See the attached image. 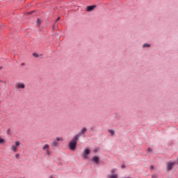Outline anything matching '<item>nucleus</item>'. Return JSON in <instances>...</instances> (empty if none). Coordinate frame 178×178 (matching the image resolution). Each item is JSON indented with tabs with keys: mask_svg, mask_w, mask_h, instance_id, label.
<instances>
[{
	"mask_svg": "<svg viewBox=\"0 0 178 178\" xmlns=\"http://www.w3.org/2000/svg\"><path fill=\"white\" fill-rule=\"evenodd\" d=\"M77 141H79V136H74L73 139L69 143V147L71 151H74L77 147Z\"/></svg>",
	"mask_w": 178,
	"mask_h": 178,
	"instance_id": "1",
	"label": "nucleus"
},
{
	"mask_svg": "<svg viewBox=\"0 0 178 178\" xmlns=\"http://www.w3.org/2000/svg\"><path fill=\"white\" fill-rule=\"evenodd\" d=\"M59 141H63V138H56V139L51 143V147L53 148L58 147V145H59Z\"/></svg>",
	"mask_w": 178,
	"mask_h": 178,
	"instance_id": "2",
	"label": "nucleus"
},
{
	"mask_svg": "<svg viewBox=\"0 0 178 178\" xmlns=\"http://www.w3.org/2000/svg\"><path fill=\"white\" fill-rule=\"evenodd\" d=\"M176 165V161H169L167 163V171L169 172L173 169V167Z\"/></svg>",
	"mask_w": 178,
	"mask_h": 178,
	"instance_id": "3",
	"label": "nucleus"
},
{
	"mask_svg": "<svg viewBox=\"0 0 178 178\" xmlns=\"http://www.w3.org/2000/svg\"><path fill=\"white\" fill-rule=\"evenodd\" d=\"M20 145L19 141H16L15 145H13L10 147L11 151H13V152H17V147Z\"/></svg>",
	"mask_w": 178,
	"mask_h": 178,
	"instance_id": "4",
	"label": "nucleus"
},
{
	"mask_svg": "<svg viewBox=\"0 0 178 178\" xmlns=\"http://www.w3.org/2000/svg\"><path fill=\"white\" fill-rule=\"evenodd\" d=\"M86 133H87V128L83 127L78 134L75 135V136H78V138H80V137H81L83 134H86Z\"/></svg>",
	"mask_w": 178,
	"mask_h": 178,
	"instance_id": "5",
	"label": "nucleus"
},
{
	"mask_svg": "<svg viewBox=\"0 0 178 178\" xmlns=\"http://www.w3.org/2000/svg\"><path fill=\"white\" fill-rule=\"evenodd\" d=\"M15 88H26V85L23 83L18 82L15 84Z\"/></svg>",
	"mask_w": 178,
	"mask_h": 178,
	"instance_id": "6",
	"label": "nucleus"
},
{
	"mask_svg": "<svg viewBox=\"0 0 178 178\" xmlns=\"http://www.w3.org/2000/svg\"><path fill=\"white\" fill-rule=\"evenodd\" d=\"M96 8H97V6H95V5L89 6L87 7L86 10L88 12H91V11L94 10Z\"/></svg>",
	"mask_w": 178,
	"mask_h": 178,
	"instance_id": "7",
	"label": "nucleus"
},
{
	"mask_svg": "<svg viewBox=\"0 0 178 178\" xmlns=\"http://www.w3.org/2000/svg\"><path fill=\"white\" fill-rule=\"evenodd\" d=\"M90 152V149H85L83 157L85 159H87V155H89Z\"/></svg>",
	"mask_w": 178,
	"mask_h": 178,
	"instance_id": "8",
	"label": "nucleus"
},
{
	"mask_svg": "<svg viewBox=\"0 0 178 178\" xmlns=\"http://www.w3.org/2000/svg\"><path fill=\"white\" fill-rule=\"evenodd\" d=\"M92 161H93V162H95V163H98V162H99V158L97 156H93Z\"/></svg>",
	"mask_w": 178,
	"mask_h": 178,
	"instance_id": "9",
	"label": "nucleus"
},
{
	"mask_svg": "<svg viewBox=\"0 0 178 178\" xmlns=\"http://www.w3.org/2000/svg\"><path fill=\"white\" fill-rule=\"evenodd\" d=\"M108 178H118V174H112V175H108L107 176Z\"/></svg>",
	"mask_w": 178,
	"mask_h": 178,
	"instance_id": "10",
	"label": "nucleus"
},
{
	"mask_svg": "<svg viewBox=\"0 0 178 178\" xmlns=\"http://www.w3.org/2000/svg\"><path fill=\"white\" fill-rule=\"evenodd\" d=\"M48 149H49V145H48V144L44 145L42 147V150L43 151H45V150L48 151Z\"/></svg>",
	"mask_w": 178,
	"mask_h": 178,
	"instance_id": "11",
	"label": "nucleus"
},
{
	"mask_svg": "<svg viewBox=\"0 0 178 178\" xmlns=\"http://www.w3.org/2000/svg\"><path fill=\"white\" fill-rule=\"evenodd\" d=\"M149 47H151V44H143V48H149Z\"/></svg>",
	"mask_w": 178,
	"mask_h": 178,
	"instance_id": "12",
	"label": "nucleus"
},
{
	"mask_svg": "<svg viewBox=\"0 0 178 178\" xmlns=\"http://www.w3.org/2000/svg\"><path fill=\"white\" fill-rule=\"evenodd\" d=\"M108 131L111 134V136H113L115 134V131L109 129Z\"/></svg>",
	"mask_w": 178,
	"mask_h": 178,
	"instance_id": "13",
	"label": "nucleus"
},
{
	"mask_svg": "<svg viewBox=\"0 0 178 178\" xmlns=\"http://www.w3.org/2000/svg\"><path fill=\"white\" fill-rule=\"evenodd\" d=\"M5 143V139L0 138V144H3Z\"/></svg>",
	"mask_w": 178,
	"mask_h": 178,
	"instance_id": "14",
	"label": "nucleus"
},
{
	"mask_svg": "<svg viewBox=\"0 0 178 178\" xmlns=\"http://www.w3.org/2000/svg\"><path fill=\"white\" fill-rule=\"evenodd\" d=\"M33 56H34L35 58H38V54H37V53H33Z\"/></svg>",
	"mask_w": 178,
	"mask_h": 178,
	"instance_id": "15",
	"label": "nucleus"
},
{
	"mask_svg": "<svg viewBox=\"0 0 178 178\" xmlns=\"http://www.w3.org/2000/svg\"><path fill=\"white\" fill-rule=\"evenodd\" d=\"M116 168H113V169H112L111 170V173H112V175H113V173H115V172H116Z\"/></svg>",
	"mask_w": 178,
	"mask_h": 178,
	"instance_id": "16",
	"label": "nucleus"
},
{
	"mask_svg": "<svg viewBox=\"0 0 178 178\" xmlns=\"http://www.w3.org/2000/svg\"><path fill=\"white\" fill-rule=\"evenodd\" d=\"M46 152L47 155H51V152H49V149L46 150Z\"/></svg>",
	"mask_w": 178,
	"mask_h": 178,
	"instance_id": "17",
	"label": "nucleus"
},
{
	"mask_svg": "<svg viewBox=\"0 0 178 178\" xmlns=\"http://www.w3.org/2000/svg\"><path fill=\"white\" fill-rule=\"evenodd\" d=\"M19 156H20V154H17L15 155V158H17V159H19Z\"/></svg>",
	"mask_w": 178,
	"mask_h": 178,
	"instance_id": "18",
	"label": "nucleus"
},
{
	"mask_svg": "<svg viewBox=\"0 0 178 178\" xmlns=\"http://www.w3.org/2000/svg\"><path fill=\"white\" fill-rule=\"evenodd\" d=\"M37 23H38V24H40V23H41V21L40 20V19H38Z\"/></svg>",
	"mask_w": 178,
	"mask_h": 178,
	"instance_id": "19",
	"label": "nucleus"
},
{
	"mask_svg": "<svg viewBox=\"0 0 178 178\" xmlns=\"http://www.w3.org/2000/svg\"><path fill=\"white\" fill-rule=\"evenodd\" d=\"M121 168H122V169H124V168H126V165H124V164H122V165H121Z\"/></svg>",
	"mask_w": 178,
	"mask_h": 178,
	"instance_id": "20",
	"label": "nucleus"
},
{
	"mask_svg": "<svg viewBox=\"0 0 178 178\" xmlns=\"http://www.w3.org/2000/svg\"><path fill=\"white\" fill-rule=\"evenodd\" d=\"M152 178H158V175H152Z\"/></svg>",
	"mask_w": 178,
	"mask_h": 178,
	"instance_id": "21",
	"label": "nucleus"
},
{
	"mask_svg": "<svg viewBox=\"0 0 178 178\" xmlns=\"http://www.w3.org/2000/svg\"><path fill=\"white\" fill-rule=\"evenodd\" d=\"M147 151H148L149 152H151V151H152V149L149 147V148L147 149Z\"/></svg>",
	"mask_w": 178,
	"mask_h": 178,
	"instance_id": "22",
	"label": "nucleus"
},
{
	"mask_svg": "<svg viewBox=\"0 0 178 178\" xmlns=\"http://www.w3.org/2000/svg\"><path fill=\"white\" fill-rule=\"evenodd\" d=\"M58 20H60V17H58L56 22H58Z\"/></svg>",
	"mask_w": 178,
	"mask_h": 178,
	"instance_id": "23",
	"label": "nucleus"
},
{
	"mask_svg": "<svg viewBox=\"0 0 178 178\" xmlns=\"http://www.w3.org/2000/svg\"><path fill=\"white\" fill-rule=\"evenodd\" d=\"M150 169L152 170L154 169V165H151Z\"/></svg>",
	"mask_w": 178,
	"mask_h": 178,
	"instance_id": "24",
	"label": "nucleus"
},
{
	"mask_svg": "<svg viewBox=\"0 0 178 178\" xmlns=\"http://www.w3.org/2000/svg\"><path fill=\"white\" fill-rule=\"evenodd\" d=\"M22 66H24V63H22Z\"/></svg>",
	"mask_w": 178,
	"mask_h": 178,
	"instance_id": "25",
	"label": "nucleus"
},
{
	"mask_svg": "<svg viewBox=\"0 0 178 178\" xmlns=\"http://www.w3.org/2000/svg\"><path fill=\"white\" fill-rule=\"evenodd\" d=\"M2 69V67H0V70Z\"/></svg>",
	"mask_w": 178,
	"mask_h": 178,
	"instance_id": "26",
	"label": "nucleus"
}]
</instances>
